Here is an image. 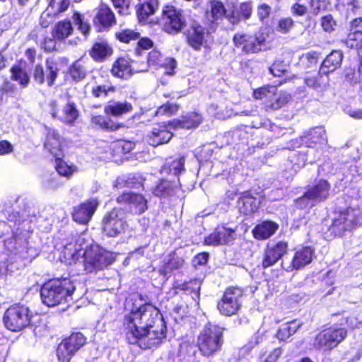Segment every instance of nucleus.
Returning <instances> with one entry per match:
<instances>
[{"label": "nucleus", "instance_id": "obj_1", "mask_svg": "<svg viewBox=\"0 0 362 362\" xmlns=\"http://www.w3.org/2000/svg\"><path fill=\"white\" fill-rule=\"evenodd\" d=\"M159 315L158 310L151 304H144L127 314L123 324L128 342L143 349L158 345L166 331Z\"/></svg>", "mask_w": 362, "mask_h": 362}, {"label": "nucleus", "instance_id": "obj_2", "mask_svg": "<svg viewBox=\"0 0 362 362\" xmlns=\"http://www.w3.org/2000/svg\"><path fill=\"white\" fill-rule=\"evenodd\" d=\"M75 288L74 282L69 279H55L42 286L40 296L44 304L53 307L64 302H69Z\"/></svg>", "mask_w": 362, "mask_h": 362}, {"label": "nucleus", "instance_id": "obj_3", "mask_svg": "<svg viewBox=\"0 0 362 362\" xmlns=\"http://www.w3.org/2000/svg\"><path fill=\"white\" fill-rule=\"evenodd\" d=\"M232 42L234 48L243 56L257 54L267 49V37L259 31H238L233 35Z\"/></svg>", "mask_w": 362, "mask_h": 362}, {"label": "nucleus", "instance_id": "obj_4", "mask_svg": "<svg viewBox=\"0 0 362 362\" xmlns=\"http://www.w3.org/2000/svg\"><path fill=\"white\" fill-rule=\"evenodd\" d=\"M158 23L164 33L171 35H177L187 26L184 11L172 4H164Z\"/></svg>", "mask_w": 362, "mask_h": 362}, {"label": "nucleus", "instance_id": "obj_5", "mask_svg": "<svg viewBox=\"0 0 362 362\" xmlns=\"http://www.w3.org/2000/svg\"><path fill=\"white\" fill-rule=\"evenodd\" d=\"M223 328L208 323L201 331L197 339V346L202 355L211 356L219 351L223 342Z\"/></svg>", "mask_w": 362, "mask_h": 362}, {"label": "nucleus", "instance_id": "obj_6", "mask_svg": "<svg viewBox=\"0 0 362 362\" xmlns=\"http://www.w3.org/2000/svg\"><path fill=\"white\" fill-rule=\"evenodd\" d=\"M83 268L86 273H96L106 269L115 260V255L97 245H90L83 253Z\"/></svg>", "mask_w": 362, "mask_h": 362}, {"label": "nucleus", "instance_id": "obj_7", "mask_svg": "<svg viewBox=\"0 0 362 362\" xmlns=\"http://www.w3.org/2000/svg\"><path fill=\"white\" fill-rule=\"evenodd\" d=\"M32 313L29 308L21 304L9 307L5 312L4 322L12 332H19L30 325Z\"/></svg>", "mask_w": 362, "mask_h": 362}, {"label": "nucleus", "instance_id": "obj_8", "mask_svg": "<svg viewBox=\"0 0 362 362\" xmlns=\"http://www.w3.org/2000/svg\"><path fill=\"white\" fill-rule=\"evenodd\" d=\"M347 331L338 325L320 332L315 338L313 346L316 350L330 351L341 343L346 337Z\"/></svg>", "mask_w": 362, "mask_h": 362}, {"label": "nucleus", "instance_id": "obj_9", "mask_svg": "<svg viewBox=\"0 0 362 362\" xmlns=\"http://www.w3.org/2000/svg\"><path fill=\"white\" fill-rule=\"evenodd\" d=\"M45 63V69L40 63L33 66V78L34 81L38 85L46 83L48 87H52L55 84L59 76V68L57 62L51 58H47Z\"/></svg>", "mask_w": 362, "mask_h": 362}, {"label": "nucleus", "instance_id": "obj_10", "mask_svg": "<svg viewBox=\"0 0 362 362\" xmlns=\"http://www.w3.org/2000/svg\"><path fill=\"white\" fill-rule=\"evenodd\" d=\"M49 106L52 117L65 125L74 126L80 117V111L74 101L69 100L59 108L57 101L54 100L50 101Z\"/></svg>", "mask_w": 362, "mask_h": 362}, {"label": "nucleus", "instance_id": "obj_11", "mask_svg": "<svg viewBox=\"0 0 362 362\" xmlns=\"http://www.w3.org/2000/svg\"><path fill=\"white\" fill-rule=\"evenodd\" d=\"M243 291L238 287H230L226 290L221 300L217 304L221 314L231 316L237 313L242 305Z\"/></svg>", "mask_w": 362, "mask_h": 362}, {"label": "nucleus", "instance_id": "obj_12", "mask_svg": "<svg viewBox=\"0 0 362 362\" xmlns=\"http://www.w3.org/2000/svg\"><path fill=\"white\" fill-rule=\"evenodd\" d=\"M86 343V338L80 332L73 333L64 339L57 349L59 361L69 362L75 353Z\"/></svg>", "mask_w": 362, "mask_h": 362}, {"label": "nucleus", "instance_id": "obj_13", "mask_svg": "<svg viewBox=\"0 0 362 362\" xmlns=\"http://www.w3.org/2000/svg\"><path fill=\"white\" fill-rule=\"evenodd\" d=\"M93 27L97 32L109 30L117 24V18L112 8L105 3H100L95 8V15L92 20Z\"/></svg>", "mask_w": 362, "mask_h": 362}, {"label": "nucleus", "instance_id": "obj_14", "mask_svg": "<svg viewBox=\"0 0 362 362\" xmlns=\"http://www.w3.org/2000/svg\"><path fill=\"white\" fill-rule=\"evenodd\" d=\"M171 120L156 123L146 135L148 143L153 146L168 144L173 136Z\"/></svg>", "mask_w": 362, "mask_h": 362}, {"label": "nucleus", "instance_id": "obj_15", "mask_svg": "<svg viewBox=\"0 0 362 362\" xmlns=\"http://www.w3.org/2000/svg\"><path fill=\"white\" fill-rule=\"evenodd\" d=\"M120 210L114 209L107 213L103 219V232L109 237H117L123 233L127 223Z\"/></svg>", "mask_w": 362, "mask_h": 362}, {"label": "nucleus", "instance_id": "obj_16", "mask_svg": "<svg viewBox=\"0 0 362 362\" xmlns=\"http://www.w3.org/2000/svg\"><path fill=\"white\" fill-rule=\"evenodd\" d=\"M358 224V219L354 211H346L337 215L328 228L331 236H341L346 230H351Z\"/></svg>", "mask_w": 362, "mask_h": 362}, {"label": "nucleus", "instance_id": "obj_17", "mask_svg": "<svg viewBox=\"0 0 362 362\" xmlns=\"http://www.w3.org/2000/svg\"><path fill=\"white\" fill-rule=\"evenodd\" d=\"M117 202L135 214H141L148 209L146 199L142 194L132 192H124L117 197Z\"/></svg>", "mask_w": 362, "mask_h": 362}, {"label": "nucleus", "instance_id": "obj_18", "mask_svg": "<svg viewBox=\"0 0 362 362\" xmlns=\"http://www.w3.org/2000/svg\"><path fill=\"white\" fill-rule=\"evenodd\" d=\"M88 242L86 235L81 234L76 238L74 243H69L66 245L63 252L64 262L69 265L76 264L77 260L81 255V250H85L86 251L89 249L90 245Z\"/></svg>", "mask_w": 362, "mask_h": 362}, {"label": "nucleus", "instance_id": "obj_19", "mask_svg": "<svg viewBox=\"0 0 362 362\" xmlns=\"http://www.w3.org/2000/svg\"><path fill=\"white\" fill-rule=\"evenodd\" d=\"M208 32L199 23H192L185 33V40L189 46L194 50H200L206 42Z\"/></svg>", "mask_w": 362, "mask_h": 362}, {"label": "nucleus", "instance_id": "obj_20", "mask_svg": "<svg viewBox=\"0 0 362 362\" xmlns=\"http://www.w3.org/2000/svg\"><path fill=\"white\" fill-rule=\"evenodd\" d=\"M133 61L126 57H117L112 64L110 69L111 75L118 79L127 81L138 72L132 67Z\"/></svg>", "mask_w": 362, "mask_h": 362}, {"label": "nucleus", "instance_id": "obj_21", "mask_svg": "<svg viewBox=\"0 0 362 362\" xmlns=\"http://www.w3.org/2000/svg\"><path fill=\"white\" fill-rule=\"evenodd\" d=\"M253 13L252 2L246 1L238 5L233 4L227 15L228 21L232 25H238L241 21L250 20Z\"/></svg>", "mask_w": 362, "mask_h": 362}, {"label": "nucleus", "instance_id": "obj_22", "mask_svg": "<svg viewBox=\"0 0 362 362\" xmlns=\"http://www.w3.org/2000/svg\"><path fill=\"white\" fill-rule=\"evenodd\" d=\"M288 245L284 242L268 244L262 257V267L267 268L275 264L287 252Z\"/></svg>", "mask_w": 362, "mask_h": 362}, {"label": "nucleus", "instance_id": "obj_23", "mask_svg": "<svg viewBox=\"0 0 362 362\" xmlns=\"http://www.w3.org/2000/svg\"><path fill=\"white\" fill-rule=\"evenodd\" d=\"M313 254L314 251L311 247H301L296 250L292 259L288 264L284 260L282 266L286 270L301 269L311 262Z\"/></svg>", "mask_w": 362, "mask_h": 362}, {"label": "nucleus", "instance_id": "obj_24", "mask_svg": "<svg viewBox=\"0 0 362 362\" xmlns=\"http://www.w3.org/2000/svg\"><path fill=\"white\" fill-rule=\"evenodd\" d=\"M98 204L97 199H90L75 207L72 213L74 221L81 224H86L90 220Z\"/></svg>", "mask_w": 362, "mask_h": 362}, {"label": "nucleus", "instance_id": "obj_25", "mask_svg": "<svg viewBox=\"0 0 362 362\" xmlns=\"http://www.w3.org/2000/svg\"><path fill=\"white\" fill-rule=\"evenodd\" d=\"M160 6L159 0H138L135 13L139 23H146L148 18L156 14Z\"/></svg>", "mask_w": 362, "mask_h": 362}, {"label": "nucleus", "instance_id": "obj_26", "mask_svg": "<svg viewBox=\"0 0 362 362\" xmlns=\"http://www.w3.org/2000/svg\"><path fill=\"white\" fill-rule=\"evenodd\" d=\"M203 122L202 115L197 112L192 111L181 115L179 118L171 119L173 129H197Z\"/></svg>", "mask_w": 362, "mask_h": 362}, {"label": "nucleus", "instance_id": "obj_27", "mask_svg": "<svg viewBox=\"0 0 362 362\" xmlns=\"http://www.w3.org/2000/svg\"><path fill=\"white\" fill-rule=\"evenodd\" d=\"M114 49L106 39L93 42L88 50L89 56L95 62H103L113 54Z\"/></svg>", "mask_w": 362, "mask_h": 362}, {"label": "nucleus", "instance_id": "obj_28", "mask_svg": "<svg viewBox=\"0 0 362 362\" xmlns=\"http://www.w3.org/2000/svg\"><path fill=\"white\" fill-rule=\"evenodd\" d=\"M88 70L81 59L73 62L64 72V80L70 83H78L85 80L88 75Z\"/></svg>", "mask_w": 362, "mask_h": 362}, {"label": "nucleus", "instance_id": "obj_29", "mask_svg": "<svg viewBox=\"0 0 362 362\" xmlns=\"http://www.w3.org/2000/svg\"><path fill=\"white\" fill-rule=\"evenodd\" d=\"M90 122L93 127L109 132H114L125 127L123 122L114 121L106 115H92Z\"/></svg>", "mask_w": 362, "mask_h": 362}, {"label": "nucleus", "instance_id": "obj_30", "mask_svg": "<svg viewBox=\"0 0 362 362\" xmlns=\"http://www.w3.org/2000/svg\"><path fill=\"white\" fill-rule=\"evenodd\" d=\"M228 11L221 0H209L206 16L213 25H218L224 18L227 19Z\"/></svg>", "mask_w": 362, "mask_h": 362}, {"label": "nucleus", "instance_id": "obj_31", "mask_svg": "<svg viewBox=\"0 0 362 362\" xmlns=\"http://www.w3.org/2000/svg\"><path fill=\"white\" fill-rule=\"evenodd\" d=\"M44 146L54 158H62L64 156L61 136L57 130L49 129L47 131Z\"/></svg>", "mask_w": 362, "mask_h": 362}, {"label": "nucleus", "instance_id": "obj_32", "mask_svg": "<svg viewBox=\"0 0 362 362\" xmlns=\"http://www.w3.org/2000/svg\"><path fill=\"white\" fill-rule=\"evenodd\" d=\"M344 54L339 49L332 50L323 59L320 65V71L326 76L341 67Z\"/></svg>", "mask_w": 362, "mask_h": 362}, {"label": "nucleus", "instance_id": "obj_33", "mask_svg": "<svg viewBox=\"0 0 362 362\" xmlns=\"http://www.w3.org/2000/svg\"><path fill=\"white\" fill-rule=\"evenodd\" d=\"M134 107L130 102H108L104 107V113L107 116L120 117L132 112Z\"/></svg>", "mask_w": 362, "mask_h": 362}, {"label": "nucleus", "instance_id": "obj_34", "mask_svg": "<svg viewBox=\"0 0 362 362\" xmlns=\"http://www.w3.org/2000/svg\"><path fill=\"white\" fill-rule=\"evenodd\" d=\"M260 204L259 200L253 197L250 192H244L238 199V207L240 213L247 215L255 212Z\"/></svg>", "mask_w": 362, "mask_h": 362}, {"label": "nucleus", "instance_id": "obj_35", "mask_svg": "<svg viewBox=\"0 0 362 362\" xmlns=\"http://www.w3.org/2000/svg\"><path fill=\"white\" fill-rule=\"evenodd\" d=\"M73 33L74 27L68 18L57 22L51 30V35L58 40V42L64 41L72 35Z\"/></svg>", "mask_w": 362, "mask_h": 362}, {"label": "nucleus", "instance_id": "obj_36", "mask_svg": "<svg viewBox=\"0 0 362 362\" xmlns=\"http://www.w3.org/2000/svg\"><path fill=\"white\" fill-rule=\"evenodd\" d=\"M303 141L310 148L322 144L325 141V130L319 127L311 128L304 134Z\"/></svg>", "mask_w": 362, "mask_h": 362}, {"label": "nucleus", "instance_id": "obj_37", "mask_svg": "<svg viewBox=\"0 0 362 362\" xmlns=\"http://www.w3.org/2000/svg\"><path fill=\"white\" fill-rule=\"evenodd\" d=\"M291 96L288 94L279 93L276 89V93L272 98L264 101V110L267 112L278 110L284 107L289 101Z\"/></svg>", "mask_w": 362, "mask_h": 362}, {"label": "nucleus", "instance_id": "obj_38", "mask_svg": "<svg viewBox=\"0 0 362 362\" xmlns=\"http://www.w3.org/2000/svg\"><path fill=\"white\" fill-rule=\"evenodd\" d=\"M307 191L312 196L317 203L324 202L329 196L330 185L325 180H320L313 187H309Z\"/></svg>", "mask_w": 362, "mask_h": 362}, {"label": "nucleus", "instance_id": "obj_39", "mask_svg": "<svg viewBox=\"0 0 362 362\" xmlns=\"http://www.w3.org/2000/svg\"><path fill=\"white\" fill-rule=\"evenodd\" d=\"M279 226L272 221H264L255 227L254 237L257 240H264L271 237L278 229Z\"/></svg>", "mask_w": 362, "mask_h": 362}, {"label": "nucleus", "instance_id": "obj_40", "mask_svg": "<svg viewBox=\"0 0 362 362\" xmlns=\"http://www.w3.org/2000/svg\"><path fill=\"white\" fill-rule=\"evenodd\" d=\"M10 78L16 81L21 88H26L30 82L28 72L19 64H13L10 68Z\"/></svg>", "mask_w": 362, "mask_h": 362}, {"label": "nucleus", "instance_id": "obj_41", "mask_svg": "<svg viewBox=\"0 0 362 362\" xmlns=\"http://www.w3.org/2000/svg\"><path fill=\"white\" fill-rule=\"evenodd\" d=\"M177 190V187L175 182L161 180L153 189V194L156 197L165 198L173 196Z\"/></svg>", "mask_w": 362, "mask_h": 362}, {"label": "nucleus", "instance_id": "obj_42", "mask_svg": "<svg viewBox=\"0 0 362 362\" xmlns=\"http://www.w3.org/2000/svg\"><path fill=\"white\" fill-rule=\"evenodd\" d=\"M163 59L164 57L160 52L158 49H153L148 52L146 63L143 62L142 67L137 69V71H146L148 70V68L151 66L159 69L160 68V64Z\"/></svg>", "mask_w": 362, "mask_h": 362}, {"label": "nucleus", "instance_id": "obj_43", "mask_svg": "<svg viewBox=\"0 0 362 362\" xmlns=\"http://www.w3.org/2000/svg\"><path fill=\"white\" fill-rule=\"evenodd\" d=\"M301 325L302 323L296 320L283 324L276 333V337L281 341H285L294 334Z\"/></svg>", "mask_w": 362, "mask_h": 362}, {"label": "nucleus", "instance_id": "obj_44", "mask_svg": "<svg viewBox=\"0 0 362 362\" xmlns=\"http://www.w3.org/2000/svg\"><path fill=\"white\" fill-rule=\"evenodd\" d=\"M345 45L347 47L356 49L359 53L362 49V30H350L345 40Z\"/></svg>", "mask_w": 362, "mask_h": 362}, {"label": "nucleus", "instance_id": "obj_45", "mask_svg": "<svg viewBox=\"0 0 362 362\" xmlns=\"http://www.w3.org/2000/svg\"><path fill=\"white\" fill-rule=\"evenodd\" d=\"M140 33L132 29L124 28L119 30L115 33V39L121 43L129 44L131 42L139 39Z\"/></svg>", "mask_w": 362, "mask_h": 362}, {"label": "nucleus", "instance_id": "obj_46", "mask_svg": "<svg viewBox=\"0 0 362 362\" xmlns=\"http://www.w3.org/2000/svg\"><path fill=\"white\" fill-rule=\"evenodd\" d=\"M54 166L58 175L67 177L72 175L78 169L71 160H55Z\"/></svg>", "mask_w": 362, "mask_h": 362}, {"label": "nucleus", "instance_id": "obj_47", "mask_svg": "<svg viewBox=\"0 0 362 362\" xmlns=\"http://www.w3.org/2000/svg\"><path fill=\"white\" fill-rule=\"evenodd\" d=\"M177 289L184 291L186 293L192 294L194 300L199 298V291L201 288V282L199 279H192L187 282L177 284L175 287Z\"/></svg>", "mask_w": 362, "mask_h": 362}, {"label": "nucleus", "instance_id": "obj_48", "mask_svg": "<svg viewBox=\"0 0 362 362\" xmlns=\"http://www.w3.org/2000/svg\"><path fill=\"white\" fill-rule=\"evenodd\" d=\"M117 91L115 86L112 84H98L91 88V95L95 98H106L109 94Z\"/></svg>", "mask_w": 362, "mask_h": 362}, {"label": "nucleus", "instance_id": "obj_49", "mask_svg": "<svg viewBox=\"0 0 362 362\" xmlns=\"http://www.w3.org/2000/svg\"><path fill=\"white\" fill-rule=\"evenodd\" d=\"M70 5L71 0H50L47 9L50 11L51 15L57 17L66 11Z\"/></svg>", "mask_w": 362, "mask_h": 362}, {"label": "nucleus", "instance_id": "obj_50", "mask_svg": "<svg viewBox=\"0 0 362 362\" xmlns=\"http://www.w3.org/2000/svg\"><path fill=\"white\" fill-rule=\"evenodd\" d=\"M276 87L272 85H265L255 89L252 92V97L255 100H267L272 98L273 94L276 93Z\"/></svg>", "mask_w": 362, "mask_h": 362}, {"label": "nucleus", "instance_id": "obj_51", "mask_svg": "<svg viewBox=\"0 0 362 362\" xmlns=\"http://www.w3.org/2000/svg\"><path fill=\"white\" fill-rule=\"evenodd\" d=\"M72 18L80 33L85 36L90 34L91 30L90 25L88 21L85 19V16L83 14L78 11H75L73 13Z\"/></svg>", "mask_w": 362, "mask_h": 362}, {"label": "nucleus", "instance_id": "obj_52", "mask_svg": "<svg viewBox=\"0 0 362 362\" xmlns=\"http://www.w3.org/2000/svg\"><path fill=\"white\" fill-rule=\"evenodd\" d=\"M42 185L46 190H57L62 185L59 175L55 173L45 175L42 178Z\"/></svg>", "mask_w": 362, "mask_h": 362}, {"label": "nucleus", "instance_id": "obj_53", "mask_svg": "<svg viewBox=\"0 0 362 362\" xmlns=\"http://www.w3.org/2000/svg\"><path fill=\"white\" fill-rule=\"evenodd\" d=\"M112 153L115 156H123L132 151L133 144L127 140H118L112 146Z\"/></svg>", "mask_w": 362, "mask_h": 362}, {"label": "nucleus", "instance_id": "obj_54", "mask_svg": "<svg viewBox=\"0 0 362 362\" xmlns=\"http://www.w3.org/2000/svg\"><path fill=\"white\" fill-rule=\"evenodd\" d=\"M336 7L341 11H344L346 15L355 13L358 8L356 0H337Z\"/></svg>", "mask_w": 362, "mask_h": 362}, {"label": "nucleus", "instance_id": "obj_55", "mask_svg": "<svg viewBox=\"0 0 362 362\" xmlns=\"http://www.w3.org/2000/svg\"><path fill=\"white\" fill-rule=\"evenodd\" d=\"M305 83L309 88L314 89L321 88L325 85L323 74L319 71L315 76H307L305 78Z\"/></svg>", "mask_w": 362, "mask_h": 362}, {"label": "nucleus", "instance_id": "obj_56", "mask_svg": "<svg viewBox=\"0 0 362 362\" xmlns=\"http://www.w3.org/2000/svg\"><path fill=\"white\" fill-rule=\"evenodd\" d=\"M220 240V245L228 244L235 239V230L226 227L216 229Z\"/></svg>", "mask_w": 362, "mask_h": 362}, {"label": "nucleus", "instance_id": "obj_57", "mask_svg": "<svg viewBox=\"0 0 362 362\" xmlns=\"http://www.w3.org/2000/svg\"><path fill=\"white\" fill-rule=\"evenodd\" d=\"M295 203L296 207L300 209H310L317 204L308 191L302 197L297 199Z\"/></svg>", "mask_w": 362, "mask_h": 362}, {"label": "nucleus", "instance_id": "obj_58", "mask_svg": "<svg viewBox=\"0 0 362 362\" xmlns=\"http://www.w3.org/2000/svg\"><path fill=\"white\" fill-rule=\"evenodd\" d=\"M154 45L152 40L147 37H140L137 40L136 45L134 47V53L136 56H141L142 52L151 49Z\"/></svg>", "mask_w": 362, "mask_h": 362}, {"label": "nucleus", "instance_id": "obj_59", "mask_svg": "<svg viewBox=\"0 0 362 362\" xmlns=\"http://www.w3.org/2000/svg\"><path fill=\"white\" fill-rule=\"evenodd\" d=\"M133 0H110L113 7L117 10L119 15H128L130 13L132 1Z\"/></svg>", "mask_w": 362, "mask_h": 362}, {"label": "nucleus", "instance_id": "obj_60", "mask_svg": "<svg viewBox=\"0 0 362 362\" xmlns=\"http://www.w3.org/2000/svg\"><path fill=\"white\" fill-rule=\"evenodd\" d=\"M178 107L179 106L176 103L167 102L157 108L156 115L160 116H172L177 112Z\"/></svg>", "mask_w": 362, "mask_h": 362}, {"label": "nucleus", "instance_id": "obj_61", "mask_svg": "<svg viewBox=\"0 0 362 362\" xmlns=\"http://www.w3.org/2000/svg\"><path fill=\"white\" fill-rule=\"evenodd\" d=\"M134 176H120L115 180L114 187L117 189H122L123 187L136 188V183L134 182Z\"/></svg>", "mask_w": 362, "mask_h": 362}, {"label": "nucleus", "instance_id": "obj_62", "mask_svg": "<svg viewBox=\"0 0 362 362\" xmlns=\"http://www.w3.org/2000/svg\"><path fill=\"white\" fill-rule=\"evenodd\" d=\"M57 40L54 36L45 37L41 41V48L46 53H52L58 51Z\"/></svg>", "mask_w": 362, "mask_h": 362}, {"label": "nucleus", "instance_id": "obj_63", "mask_svg": "<svg viewBox=\"0 0 362 362\" xmlns=\"http://www.w3.org/2000/svg\"><path fill=\"white\" fill-rule=\"evenodd\" d=\"M314 0H309L308 3L311 8V13L317 16L321 12L326 11L330 6L329 0H316V4H313Z\"/></svg>", "mask_w": 362, "mask_h": 362}, {"label": "nucleus", "instance_id": "obj_64", "mask_svg": "<svg viewBox=\"0 0 362 362\" xmlns=\"http://www.w3.org/2000/svg\"><path fill=\"white\" fill-rule=\"evenodd\" d=\"M295 22L291 17L279 19L276 25V30L282 34L288 33L294 27Z\"/></svg>", "mask_w": 362, "mask_h": 362}]
</instances>
